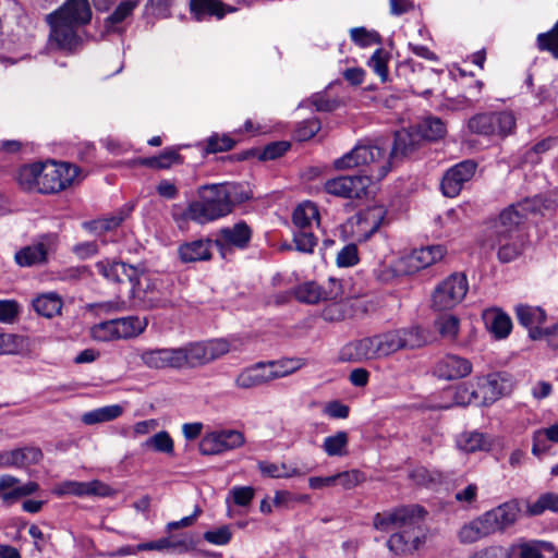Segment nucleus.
Instances as JSON below:
<instances>
[{
	"mask_svg": "<svg viewBox=\"0 0 558 558\" xmlns=\"http://www.w3.org/2000/svg\"><path fill=\"white\" fill-rule=\"evenodd\" d=\"M389 161L384 158V149L377 145L357 144L349 153L333 161L337 170L367 167L368 174L347 175L330 179L325 191L338 197L362 198L367 194L373 181L383 180L390 171Z\"/></svg>",
	"mask_w": 558,
	"mask_h": 558,
	"instance_id": "f257e3e1",
	"label": "nucleus"
},
{
	"mask_svg": "<svg viewBox=\"0 0 558 558\" xmlns=\"http://www.w3.org/2000/svg\"><path fill=\"white\" fill-rule=\"evenodd\" d=\"M520 513L515 500L504 502L465 523L459 530L458 538L463 544H472L496 533H504L512 526Z\"/></svg>",
	"mask_w": 558,
	"mask_h": 558,
	"instance_id": "f03ea898",
	"label": "nucleus"
},
{
	"mask_svg": "<svg viewBox=\"0 0 558 558\" xmlns=\"http://www.w3.org/2000/svg\"><path fill=\"white\" fill-rule=\"evenodd\" d=\"M426 511L422 508L421 513H416L404 520L400 526L396 529L387 541L390 551L396 555H408L418 549L425 542L426 533L423 527V520Z\"/></svg>",
	"mask_w": 558,
	"mask_h": 558,
	"instance_id": "7ed1b4c3",
	"label": "nucleus"
},
{
	"mask_svg": "<svg viewBox=\"0 0 558 558\" xmlns=\"http://www.w3.org/2000/svg\"><path fill=\"white\" fill-rule=\"evenodd\" d=\"M380 359L388 357L400 350H413L423 347L426 338L420 327L413 326L388 330L375 335Z\"/></svg>",
	"mask_w": 558,
	"mask_h": 558,
	"instance_id": "20e7f679",
	"label": "nucleus"
},
{
	"mask_svg": "<svg viewBox=\"0 0 558 558\" xmlns=\"http://www.w3.org/2000/svg\"><path fill=\"white\" fill-rule=\"evenodd\" d=\"M251 198V191L240 183H211V220L230 215L236 206Z\"/></svg>",
	"mask_w": 558,
	"mask_h": 558,
	"instance_id": "39448f33",
	"label": "nucleus"
},
{
	"mask_svg": "<svg viewBox=\"0 0 558 558\" xmlns=\"http://www.w3.org/2000/svg\"><path fill=\"white\" fill-rule=\"evenodd\" d=\"M469 282L465 275L454 272L444 279L432 295L433 307L437 311H447L457 306L465 298Z\"/></svg>",
	"mask_w": 558,
	"mask_h": 558,
	"instance_id": "423d86ee",
	"label": "nucleus"
},
{
	"mask_svg": "<svg viewBox=\"0 0 558 558\" xmlns=\"http://www.w3.org/2000/svg\"><path fill=\"white\" fill-rule=\"evenodd\" d=\"M77 174V168L66 162L41 163L39 193L53 194L63 191L73 183Z\"/></svg>",
	"mask_w": 558,
	"mask_h": 558,
	"instance_id": "0eeeda50",
	"label": "nucleus"
},
{
	"mask_svg": "<svg viewBox=\"0 0 558 558\" xmlns=\"http://www.w3.org/2000/svg\"><path fill=\"white\" fill-rule=\"evenodd\" d=\"M515 125V118L511 112L481 113L472 117L468 128L472 133L490 136H507Z\"/></svg>",
	"mask_w": 558,
	"mask_h": 558,
	"instance_id": "6e6552de",
	"label": "nucleus"
},
{
	"mask_svg": "<svg viewBox=\"0 0 558 558\" xmlns=\"http://www.w3.org/2000/svg\"><path fill=\"white\" fill-rule=\"evenodd\" d=\"M252 229L245 221H239L231 227L221 228L216 233L214 244L221 258H230L234 250H245L252 239Z\"/></svg>",
	"mask_w": 558,
	"mask_h": 558,
	"instance_id": "1a4fd4ad",
	"label": "nucleus"
},
{
	"mask_svg": "<svg viewBox=\"0 0 558 558\" xmlns=\"http://www.w3.org/2000/svg\"><path fill=\"white\" fill-rule=\"evenodd\" d=\"M445 254L446 248L440 244L415 248L396 260V270L412 275L439 262Z\"/></svg>",
	"mask_w": 558,
	"mask_h": 558,
	"instance_id": "9d476101",
	"label": "nucleus"
},
{
	"mask_svg": "<svg viewBox=\"0 0 558 558\" xmlns=\"http://www.w3.org/2000/svg\"><path fill=\"white\" fill-rule=\"evenodd\" d=\"M123 272L119 271L118 274L117 282L128 280L132 284V296L138 299L144 308L151 310L167 305L168 301L159 292H155L156 284L154 282H147L146 288L142 289L140 282L141 270L137 267L123 263Z\"/></svg>",
	"mask_w": 558,
	"mask_h": 558,
	"instance_id": "9b49d317",
	"label": "nucleus"
},
{
	"mask_svg": "<svg viewBox=\"0 0 558 558\" xmlns=\"http://www.w3.org/2000/svg\"><path fill=\"white\" fill-rule=\"evenodd\" d=\"M47 23L50 26L48 45L51 49L61 51H73L81 43L77 34V26L60 19L48 14Z\"/></svg>",
	"mask_w": 558,
	"mask_h": 558,
	"instance_id": "f8f14e48",
	"label": "nucleus"
},
{
	"mask_svg": "<svg viewBox=\"0 0 558 558\" xmlns=\"http://www.w3.org/2000/svg\"><path fill=\"white\" fill-rule=\"evenodd\" d=\"M477 163L474 160H463L451 167L442 177L441 191L447 197H456L460 194L464 184L475 174Z\"/></svg>",
	"mask_w": 558,
	"mask_h": 558,
	"instance_id": "ddd939ff",
	"label": "nucleus"
},
{
	"mask_svg": "<svg viewBox=\"0 0 558 558\" xmlns=\"http://www.w3.org/2000/svg\"><path fill=\"white\" fill-rule=\"evenodd\" d=\"M207 189V185H203L199 189L201 197L192 201L185 209L178 204L172 205L171 216L180 228H183L189 220L201 225L209 221V201L203 196Z\"/></svg>",
	"mask_w": 558,
	"mask_h": 558,
	"instance_id": "4468645a",
	"label": "nucleus"
},
{
	"mask_svg": "<svg viewBox=\"0 0 558 558\" xmlns=\"http://www.w3.org/2000/svg\"><path fill=\"white\" fill-rule=\"evenodd\" d=\"M53 493L59 496H96V497H110L114 495V490L106 483L94 480L90 482L65 481L58 484Z\"/></svg>",
	"mask_w": 558,
	"mask_h": 558,
	"instance_id": "2eb2a0df",
	"label": "nucleus"
},
{
	"mask_svg": "<svg viewBox=\"0 0 558 558\" xmlns=\"http://www.w3.org/2000/svg\"><path fill=\"white\" fill-rule=\"evenodd\" d=\"M338 359L355 363L380 359L375 335L347 343L341 348Z\"/></svg>",
	"mask_w": 558,
	"mask_h": 558,
	"instance_id": "dca6fc26",
	"label": "nucleus"
},
{
	"mask_svg": "<svg viewBox=\"0 0 558 558\" xmlns=\"http://www.w3.org/2000/svg\"><path fill=\"white\" fill-rule=\"evenodd\" d=\"M386 216L383 207L375 206L352 218V232L359 241H367L381 226Z\"/></svg>",
	"mask_w": 558,
	"mask_h": 558,
	"instance_id": "f3484780",
	"label": "nucleus"
},
{
	"mask_svg": "<svg viewBox=\"0 0 558 558\" xmlns=\"http://www.w3.org/2000/svg\"><path fill=\"white\" fill-rule=\"evenodd\" d=\"M472 372V363L462 356L447 354L439 359L434 366L433 373L444 380H456L464 378Z\"/></svg>",
	"mask_w": 558,
	"mask_h": 558,
	"instance_id": "a211bd4d",
	"label": "nucleus"
},
{
	"mask_svg": "<svg viewBox=\"0 0 558 558\" xmlns=\"http://www.w3.org/2000/svg\"><path fill=\"white\" fill-rule=\"evenodd\" d=\"M52 16H59L80 27L90 22L92 9L88 0H66L58 10L52 12Z\"/></svg>",
	"mask_w": 558,
	"mask_h": 558,
	"instance_id": "6ab92c4d",
	"label": "nucleus"
},
{
	"mask_svg": "<svg viewBox=\"0 0 558 558\" xmlns=\"http://www.w3.org/2000/svg\"><path fill=\"white\" fill-rule=\"evenodd\" d=\"M518 322L529 330L533 340L544 338L545 329L541 326L545 323L546 313L543 308L530 305H518L515 308Z\"/></svg>",
	"mask_w": 558,
	"mask_h": 558,
	"instance_id": "aec40b11",
	"label": "nucleus"
},
{
	"mask_svg": "<svg viewBox=\"0 0 558 558\" xmlns=\"http://www.w3.org/2000/svg\"><path fill=\"white\" fill-rule=\"evenodd\" d=\"M422 512V507L420 506H408L395 509L392 511H387L383 513H376L373 519V525L376 530L381 532H388L391 530H396L401 525L404 520L408 518L411 519L416 513Z\"/></svg>",
	"mask_w": 558,
	"mask_h": 558,
	"instance_id": "412c9836",
	"label": "nucleus"
},
{
	"mask_svg": "<svg viewBox=\"0 0 558 558\" xmlns=\"http://www.w3.org/2000/svg\"><path fill=\"white\" fill-rule=\"evenodd\" d=\"M43 453L34 447L16 448L0 452V468H22L39 462Z\"/></svg>",
	"mask_w": 558,
	"mask_h": 558,
	"instance_id": "4be33fe9",
	"label": "nucleus"
},
{
	"mask_svg": "<svg viewBox=\"0 0 558 558\" xmlns=\"http://www.w3.org/2000/svg\"><path fill=\"white\" fill-rule=\"evenodd\" d=\"M494 236L492 247H498V259L501 263L514 260L523 251L521 234H492Z\"/></svg>",
	"mask_w": 558,
	"mask_h": 558,
	"instance_id": "5701e85b",
	"label": "nucleus"
},
{
	"mask_svg": "<svg viewBox=\"0 0 558 558\" xmlns=\"http://www.w3.org/2000/svg\"><path fill=\"white\" fill-rule=\"evenodd\" d=\"M417 137H418V134H413L407 130H401V131L396 132L395 143H393V146H392V149H391L389 156H387V154H386L387 148H388L387 145L386 146H383L379 144H376V145L384 149V158L389 161V163H390L389 167L391 168L393 159H396L399 156L404 157L416 149V147L418 145Z\"/></svg>",
	"mask_w": 558,
	"mask_h": 558,
	"instance_id": "b1692460",
	"label": "nucleus"
},
{
	"mask_svg": "<svg viewBox=\"0 0 558 558\" xmlns=\"http://www.w3.org/2000/svg\"><path fill=\"white\" fill-rule=\"evenodd\" d=\"M244 435L236 429L211 430V456L236 449L244 444Z\"/></svg>",
	"mask_w": 558,
	"mask_h": 558,
	"instance_id": "393cba45",
	"label": "nucleus"
},
{
	"mask_svg": "<svg viewBox=\"0 0 558 558\" xmlns=\"http://www.w3.org/2000/svg\"><path fill=\"white\" fill-rule=\"evenodd\" d=\"M19 478L4 474L0 476V497L3 501L19 499L24 496L32 495L38 489V484L35 482H27L24 485H19Z\"/></svg>",
	"mask_w": 558,
	"mask_h": 558,
	"instance_id": "a878e982",
	"label": "nucleus"
},
{
	"mask_svg": "<svg viewBox=\"0 0 558 558\" xmlns=\"http://www.w3.org/2000/svg\"><path fill=\"white\" fill-rule=\"evenodd\" d=\"M483 319L487 330L496 339L507 338L512 329L511 318L500 310H486L483 313Z\"/></svg>",
	"mask_w": 558,
	"mask_h": 558,
	"instance_id": "bb28decb",
	"label": "nucleus"
},
{
	"mask_svg": "<svg viewBox=\"0 0 558 558\" xmlns=\"http://www.w3.org/2000/svg\"><path fill=\"white\" fill-rule=\"evenodd\" d=\"M333 286H337V290L340 289L338 281L331 279ZM339 291L326 292L320 286L315 282H305L298 287L295 290V296L300 302L307 304H316L322 300H333L337 299Z\"/></svg>",
	"mask_w": 558,
	"mask_h": 558,
	"instance_id": "cd10ccee",
	"label": "nucleus"
},
{
	"mask_svg": "<svg viewBox=\"0 0 558 558\" xmlns=\"http://www.w3.org/2000/svg\"><path fill=\"white\" fill-rule=\"evenodd\" d=\"M524 220V213L515 205L501 211L499 219L494 223L492 234H520L518 227Z\"/></svg>",
	"mask_w": 558,
	"mask_h": 558,
	"instance_id": "c85d7f7f",
	"label": "nucleus"
},
{
	"mask_svg": "<svg viewBox=\"0 0 558 558\" xmlns=\"http://www.w3.org/2000/svg\"><path fill=\"white\" fill-rule=\"evenodd\" d=\"M137 5L135 0H126L121 2L112 14H110L104 23L107 34L121 33L124 29L123 22L129 17Z\"/></svg>",
	"mask_w": 558,
	"mask_h": 558,
	"instance_id": "c756f323",
	"label": "nucleus"
},
{
	"mask_svg": "<svg viewBox=\"0 0 558 558\" xmlns=\"http://www.w3.org/2000/svg\"><path fill=\"white\" fill-rule=\"evenodd\" d=\"M457 446L466 453L488 451L492 447V440L483 433L465 432L458 436Z\"/></svg>",
	"mask_w": 558,
	"mask_h": 558,
	"instance_id": "7c9ffc66",
	"label": "nucleus"
},
{
	"mask_svg": "<svg viewBox=\"0 0 558 558\" xmlns=\"http://www.w3.org/2000/svg\"><path fill=\"white\" fill-rule=\"evenodd\" d=\"M32 305L38 315L46 318H52L61 313L63 303L57 293L49 292L36 296L33 300Z\"/></svg>",
	"mask_w": 558,
	"mask_h": 558,
	"instance_id": "2f4dec72",
	"label": "nucleus"
},
{
	"mask_svg": "<svg viewBox=\"0 0 558 558\" xmlns=\"http://www.w3.org/2000/svg\"><path fill=\"white\" fill-rule=\"evenodd\" d=\"M14 258L22 267L40 265L47 260V247L44 243L28 245L16 252Z\"/></svg>",
	"mask_w": 558,
	"mask_h": 558,
	"instance_id": "473e14b6",
	"label": "nucleus"
},
{
	"mask_svg": "<svg viewBox=\"0 0 558 558\" xmlns=\"http://www.w3.org/2000/svg\"><path fill=\"white\" fill-rule=\"evenodd\" d=\"M116 323L118 329V338L130 339L135 338L144 332L148 325V319L146 317L140 316H128L117 318Z\"/></svg>",
	"mask_w": 558,
	"mask_h": 558,
	"instance_id": "72a5a7b5",
	"label": "nucleus"
},
{
	"mask_svg": "<svg viewBox=\"0 0 558 558\" xmlns=\"http://www.w3.org/2000/svg\"><path fill=\"white\" fill-rule=\"evenodd\" d=\"M123 413L119 404H111L88 411L82 415V422L86 425H95L118 418Z\"/></svg>",
	"mask_w": 558,
	"mask_h": 558,
	"instance_id": "f704fd0d",
	"label": "nucleus"
},
{
	"mask_svg": "<svg viewBox=\"0 0 558 558\" xmlns=\"http://www.w3.org/2000/svg\"><path fill=\"white\" fill-rule=\"evenodd\" d=\"M183 262H196L209 258V240H196L185 243L179 248Z\"/></svg>",
	"mask_w": 558,
	"mask_h": 558,
	"instance_id": "c9c22d12",
	"label": "nucleus"
},
{
	"mask_svg": "<svg viewBox=\"0 0 558 558\" xmlns=\"http://www.w3.org/2000/svg\"><path fill=\"white\" fill-rule=\"evenodd\" d=\"M318 209L314 203L304 202L300 204L293 211V223L300 230H307L313 221L318 222Z\"/></svg>",
	"mask_w": 558,
	"mask_h": 558,
	"instance_id": "e433bc0d",
	"label": "nucleus"
},
{
	"mask_svg": "<svg viewBox=\"0 0 558 558\" xmlns=\"http://www.w3.org/2000/svg\"><path fill=\"white\" fill-rule=\"evenodd\" d=\"M349 436L344 430H339L326 437L322 448L328 457H343L348 453Z\"/></svg>",
	"mask_w": 558,
	"mask_h": 558,
	"instance_id": "4c0bfd02",
	"label": "nucleus"
},
{
	"mask_svg": "<svg viewBox=\"0 0 558 558\" xmlns=\"http://www.w3.org/2000/svg\"><path fill=\"white\" fill-rule=\"evenodd\" d=\"M40 167L41 163H33L20 169L17 182L23 190L39 193Z\"/></svg>",
	"mask_w": 558,
	"mask_h": 558,
	"instance_id": "58836bf2",
	"label": "nucleus"
},
{
	"mask_svg": "<svg viewBox=\"0 0 558 558\" xmlns=\"http://www.w3.org/2000/svg\"><path fill=\"white\" fill-rule=\"evenodd\" d=\"M446 132L445 123L436 117H428L424 119L417 126V133L422 138L427 141H437L442 138Z\"/></svg>",
	"mask_w": 558,
	"mask_h": 558,
	"instance_id": "ea45409f",
	"label": "nucleus"
},
{
	"mask_svg": "<svg viewBox=\"0 0 558 558\" xmlns=\"http://www.w3.org/2000/svg\"><path fill=\"white\" fill-rule=\"evenodd\" d=\"M409 478L417 486L432 487L444 481L441 472L416 466L409 473Z\"/></svg>",
	"mask_w": 558,
	"mask_h": 558,
	"instance_id": "a19ab883",
	"label": "nucleus"
},
{
	"mask_svg": "<svg viewBox=\"0 0 558 558\" xmlns=\"http://www.w3.org/2000/svg\"><path fill=\"white\" fill-rule=\"evenodd\" d=\"M305 365L303 359H280L269 361L270 371L275 379L289 376Z\"/></svg>",
	"mask_w": 558,
	"mask_h": 558,
	"instance_id": "79ce46f5",
	"label": "nucleus"
},
{
	"mask_svg": "<svg viewBox=\"0 0 558 558\" xmlns=\"http://www.w3.org/2000/svg\"><path fill=\"white\" fill-rule=\"evenodd\" d=\"M259 470L263 475L272 477V478H290L293 476L303 475L298 468L288 465L286 463L276 464L268 462H260Z\"/></svg>",
	"mask_w": 558,
	"mask_h": 558,
	"instance_id": "37998d69",
	"label": "nucleus"
},
{
	"mask_svg": "<svg viewBox=\"0 0 558 558\" xmlns=\"http://www.w3.org/2000/svg\"><path fill=\"white\" fill-rule=\"evenodd\" d=\"M545 511L558 512V494H542L534 502L527 506V513L530 515H541Z\"/></svg>",
	"mask_w": 558,
	"mask_h": 558,
	"instance_id": "c03bdc74",
	"label": "nucleus"
},
{
	"mask_svg": "<svg viewBox=\"0 0 558 558\" xmlns=\"http://www.w3.org/2000/svg\"><path fill=\"white\" fill-rule=\"evenodd\" d=\"M520 558H543V551H554L553 543L529 541L518 545Z\"/></svg>",
	"mask_w": 558,
	"mask_h": 558,
	"instance_id": "a18cd8bd",
	"label": "nucleus"
},
{
	"mask_svg": "<svg viewBox=\"0 0 558 558\" xmlns=\"http://www.w3.org/2000/svg\"><path fill=\"white\" fill-rule=\"evenodd\" d=\"M142 447L145 449H153L157 452L170 454L173 452L174 445L168 432L161 430L154 436L147 438Z\"/></svg>",
	"mask_w": 558,
	"mask_h": 558,
	"instance_id": "49530a36",
	"label": "nucleus"
},
{
	"mask_svg": "<svg viewBox=\"0 0 558 558\" xmlns=\"http://www.w3.org/2000/svg\"><path fill=\"white\" fill-rule=\"evenodd\" d=\"M459 325L460 320L453 315L439 316L435 322L438 332L448 341H454L457 339Z\"/></svg>",
	"mask_w": 558,
	"mask_h": 558,
	"instance_id": "de8ad7c7",
	"label": "nucleus"
},
{
	"mask_svg": "<svg viewBox=\"0 0 558 558\" xmlns=\"http://www.w3.org/2000/svg\"><path fill=\"white\" fill-rule=\"evenodd\" d=\"M132 209H133V206L125 205L122 208H120L118 211L112 214L110 217L95 221L94 228L96 230H101V231H110L112 229H116L125 220V218L130 215Z\"/></svg>",
	"mask_w": 558,
	"mask_h": 558,
	"instance_id": "09e8293b",
	"label": "nucleus"
},
{
	"mask_svg": "<svg viewBox=\"0 0 558 558\" xmlns=\"http://www.w3.org/2000/svg\"><path fill=\"white\" fill-rule=\"evenodd\" d=\"M181 350L186 356V366L194 367L205 362L207 354V345L205 342H193L181 348Z\"/></svg>",
	"mask_w": 558,
	"mask_h": 558,
	"instance_id": "8fccbe9b",
	"label": "nucleus"
},
{
	"mask_svg": "<svg viewBox=\"0 0 558 558\" xmlns=\"http://www.w3.org/2000/svg\"><path fill=\"white\" fill-rule=\"evenodd\" d=\"M388 60L389 54L383 49H377L369 58L367 64L376 73L381 82L388 80Z\"/></svg>",
	"mask_w": 558,
	"mask_h": 558,
	"instance_id": "3c124183",
	"label": "nucleus"
},
{
	"mask_svg": "<svg viewBox=\"0 0 558 558\" xmlns=\"http://www.w3.org/2000/svg\"><path fill=\"white\" fill-rule=\"evenodd\" d=\"M360 262L359 250L354 243L344 245L337 254L336 264L338 267L348 268L357 265Z\"/></svg>",
	"mask_w": 558,
	"mask_h": 558,
	"instance_id": "603ef678",
	"label": "nucleus"
},
{
	"mask_svg": "<svg viewBox=\"0 0 558 558\" xmlns=\"http://www.w3.org/2000/svg\"><path fill=\"white\" fill-rule=\"evenodd\" d=\"M350 37L360 47H368L380 43V36L375 31H368L365 27H354L350 29Z\"/></svg>",
	"mask_w": 558,
	"mask_h": 558,
	"instance_id": "864d4df0",
	"label": "nucleus"
},
{
	"mask_svg": "<svg viewBox=\"0 0 558 558\" xmlns=\"http://www.w3.org/2000/svg\"><path fill=\"white\" fill-rule=\"evenodd\" d=\"M293 242L296 251L311 254L317 245V238L308 230H299L293 234Z\"/></svg>",
	"mask_w": 558,
	"mask_h": 558,
	"instance_id": "5fc2aeb1",
	"label": "nucleus"
},
{
	"mask_svg": "<svg viewBox=\"0 0 558 558\" xmlns=\"http://www.w3.org/2000/svg\"><path fill=\"white\" fill-rule=\"evenodd\" d=\"M180 155L177 150L165 149L159 156L146 159L143 163L159 169H167L180 162Z\"/></svg>",
	"mask_w": 558,
	"mask_h": 558,
	"instance_id": "6e6d98bb",
	"label": "nucleus"
},
{
	"mask_svg": "<svg viewBox=\"0 0 558 558\" xmlns=\"http://www.w3.org/2000/svg\"><path fill=\"white\" fill-rule=\"evenodd\" d=\"M118 329L116 319L107 320L96 325L92 332L93 337L99 341L118 340Z\"/></svg>",
	"mask_w": 558,
	"mask_h": 558,
	"instance_id": "4d7b16f0",
	"label": "nucleus"
},
{
	"mask_svg": "<svg viewBox=\"0 0 558 558\" xmlns=\"http://www.w3.org/2000/svg\"><path fill=\"white\" fill-rule=\"evenodd\" d=\"M97 271L107 280L117 282L118 274L123 272V263L113 260H101L95 265Z\"/></svg>",
	"mask_w": 558,
	"mask_h": 558,
	"instance_id": "13d9d810",
	"label": "nucleus"
},
{
	"mask_svg": "<svg viewBox=\"0 0 558 558\" xmlns=\"http://www.w3.org/2000/svg\"><path fill=\"white\" fill-rule=\"evenodd\" d=\"M336 483H339L344 489H352L364 482L365 476L359 470H351L335 474Z\"/></svg>",
	"mask_w": 558,
	"mask_h": 558,
	"instance_id": "bf43d9fd",
	"label": "nucleus"
},
{
	"mask_svg": "<svg viewBox=\"0 0 558 558\" xmlns=\"http://www.w3.org/2000/svg\"><path fill=\"white\" fill-rule=\"evenodd\" d=\"M229 495L234 505L246 507L253 500L255 489L252 486H234L230 489Z\"/></svg>",
	"mask_w": 558,
	"mask_h": 558,
	"instance_id": "052dcab7",
	"label": "nucleus"
},
{
	"mask_svg": "<svg viewBox=\"0 0 558 558\" xmlns=\"http://www.w3.org/2000/svg\"><path fill=\"white\" fill-rule=\"evenodd\" d=\"M23 347L21 337L13 333H0V354H16Z\"/></svg>",
	"mask_w": 558,
	"mask_h": 558,
	"instance_id": "680f3d73",
	"label": "nucleus"
},
{
	"mask_svg": "<svg viewBox=\"0 0 558 558\" xmlns=\"http://www.w3.org/2000/svg\"><path fill=\"white\" fill-rule=\"evenodd\" d=\"M320 130V122L316 118L304 120L295 130V137L299 141L312 138Z\"/></svg>",
	"mask_w": 558,
	"mask_h": 558,
	"instance_id": "e2e57ef3",
	"label": "nucleus"
},
{
	"mask_svg": "<svg viewBox=\"0 0 558 558\" xmlns=\"http://www.w3.org/2000/svg\"><path fill=\"white\" fill-rule=\"evenodd\" d=\"M165 368H182L186 366V356L181 348H165Z\"/></svg>",
	"mask_w": 558,
	"mask_h": 558,
	"instance_id": "0e129e2a",
	"label": "nucleus"
},
{
	"mask_svg": "<svg viewBox=\"0 0 558 558\" xmlns=\"http://www.w3.org/2000/svg\"><path fill=\"white\" fill-rule=\"evenodd\" d=\"M20 314V305L14 300L0 301V323L11 324Z\"/></svg>",
	"mask_w": 558,
	"mask_h": 558,
	"instance_id": "69168bd1",
	"label": "nucleus"
},
{
	"mask_svg": "<svg viewBox=\"0 0 558 558\" xmlns=\"http://www.w3.org/2000/svg\"><path fill=\"white\" fill-rule=\"evenodd\" d=\"M165 348L147 350L141 354L142 362L149 368H165Z\"/></svg>",
	"mask_w": 558,
	"mask_h": 558,
	"instance_id": "338daca9",
	"label": "nucleus"
},
{
	"mask_svg": "<svg viewBox=\"0 0 558 558\" xmlns=\"http://www.w3.org/2000/svg\"><path fill=\"white\" fill-rule=\"evenodd\" d=\"M235 384L238 387L243 389L260 386L258 375L256 374L254 366L247 367L244 371H242L238 375Z\"/></svg>",
	"mask_w": 558,
	"mask_h": 558,
	"instance_id": "774afa93",
	"label": "nucleus"
}]
</instances>
